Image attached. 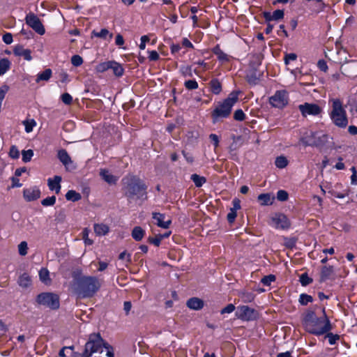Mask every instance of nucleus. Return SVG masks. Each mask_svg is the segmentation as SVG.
I'll return each mask as SVG.
<instances>
[{"instance_id": "obj_1", "label": "nucleus", "mask_w": 357, "mask_h": 357, "mask_svg": "<svg viewBox=\"0 0 357 357\" xmlns=\"http://www.w3.org/2000/svg\"><path fill=\"white\" fill-rule=\"evenodd\" d=\"M101 282L95 276L82 275L75 278L71 288L78 297L91 298L100 289Z\"/></svg>"}, {"instance_id": "obj_2", "label": "nucleus", "mask_w": 357, "mask_h": 357, "mask_svg": "<svg viewBox=\"0 0 357 357\" xmlns=\"http://www.w3.org/2000/svg\"><path fill=\"white\" fill-rule=\"evenodd\" d=\"M324 317L318 318L314 312H309L303 319V326L306 331L315 335H321L331 329L329 319L323 309Z\"/></svg>"}, {"instance_id": "obj_3", "label": "nucleus", "mask_w": 357, "mask_h": 357, "mask_svg": "<svg viewBox=\"0 0 357 357\" xmlns=\"http://www.w3.org/2000/svg\"><path fill=\"white\" fill-rule=\"evenodd\" d=\"M84 357H114L107 344L105 343L99 334H91L86 343Z\"/></svg>"}, {"instance_id": "obj_4", "label": "nucleus", "mask_w": 357, "mask_h": 357, "mask_svg": "<svg viewBox=\"0 0 357 357\" xmlns=\"http://www.w3.org/2000/svg\"><path fill=\"white\" fill-rule=\"evenodd\" d=\"M328 104V114L333 123L341 128H346L348 125V118L343 102L339 98H331Z\"/></svg>"}, {"instance_id": "obj_5", "label": "nucleus", "mask_w": 357, "mask_h": 357, "mask_svg": "<svg viewBox=\"0 0 357 357\" xmlns=\"http://www.w3.org/2000/svg\"><path fill=\"white\" fill-rule=\"evenodd\" d=\"M238 96L237 92H233L223 102L217 105L212 113L213 122L218 121L221 118H226L230 114L232 107L238 100Z\"/></svg>"}, {"instance_id": "obj_6", "label": "nucleus", "mask_w": 357, "mask_h": 357, "mask_svg": "<svg viewBox=\"0 0 357 357\" xmlns=\"http://www.w3.org/2000/svg\"><path fill=\"white\" fill-rule=\"evenodd\" d=\"M37 302L51 309H57L59 307V296L53 293H42L37 296Z\"/></svg>"}, {"instance_id": "obj_7", "label": "nucleus", "mask_w": 357, "mask_h": 357, "mask_svg": "<svg viewBox=\"0 0 357 357\" xmlns=\"http://www.w3.org/2000/svg\"><path fill=\"white\" fill-rule=\"evenodd\" d=\"M326 139V136L321 131L307 132L302 138L303 142L307 146H318Z\"/></svg>"}, {"instance_id": "obj_8", "label": "nucleus", "mask_w": 357, "mask_h": 357, "mask_svg": "<svg viewBox=\"0 0 357 357\" xmlns=\"http://www.w3.org/2000/svg\"><path fill=\"white\" fill-rule=\"evenodd\" d=\"M145 190L144 184L139 181H135L128 185L126 195L130 198L143 199L146 195Z\"/></svg>"}, {"instance_id": "obj_9", "label": "nucleus", "mask_w": 357, "mask_h": 357, "mask_svg": "<svg viewBox=\"0 0 357 357\" xmlns=\"http://www.w3.org/2000/svg\"><path fill=\"white\" fill-rule=\"evenodd\" d=\"M289 96L285 90L277 91L270 99V104L277 108H283L288 104Z\"/></svg>"}, {"instance_id": "obj_10", "label": "nucleus", "mask_w": 357, "mask_h": 357, "mask_svg": "<svg viewBox=\"0 0 357 357\" xmlns=\"http://www.w3.org/2000/svg\"><path fill=\"white\" fill-rule=\"evenodd\" d=\"M26 23L31 27L37 33L43 35L45 32V28L39 18L33 13H29L26 15Z\"/></svg>"}, {"instance_id": "obj_11", "label": "nucleus", "mask_w": 357, "mask_h": 357, "mask_svg": "<svg viewBox=\"0 0 357 357\" xmlns=\"http://www.w3.org/2000/svg\"><path fill=\"white\" fill-rule=\"evenodd\" d=\"M268 224L277 229H284L289 227L287 218L281 213L275 214L271 217Z\"/></svg>"}, {"instance_id": "obj_12", "label": "nucleus", "mask_w": 357, "mask_h": 357, "mask_svg": "<svg viewBox=\"0 0 357 357\" xmlns=\"http://www.w3.org/2000/svg\"><path fill=\"white\" fill-rule=\"evenodd\" d=\"M235 314L238 319L243 321L253 320L257 317L255 310L246 305L238 306Z\"/></svg>"}, {"instance_id": "obj_13", "label": "nucleus", "mask_w": 357, "mask_h": 357, "mask_svg": "<svg viewBox=\"0 0 357 357\" xmlns=\"http://www.w3.org/2000/svg\"><path fill=\"white\" fill-rule=\"evenodd\" d=\"M298 109L303 116L307 115L317 116L321 113L322 109L317 104L307 103L298 105Z\"/></svg>"}, {"instance_id": "obj_14", "label": "nucleus", "mask_w": 357, "mask_h": 357, "mask_svg": "<svg viewBox=\"0 0 357 357\" xmlns=\"http://www.w3.org/2000/svg\"><path fill=\"white\" fill-rule=\"evenodd\" d=\"M40 193L38 187H29L23 190V197L26 202H33L40 198Z\"/></svg>"}, {"instance_id": "obj_15", "label": "nucleus", "mask_w": 357, "mask_h": 357, "mask_svg": "<svg viewBox=\"0 0 357 357\" xmlns=\"http://www.w3.org/2000/svg\"><path fill=\"white\" fill-rule=\"evenodd\" d=\"M13 53L15 56H22L26 61L32 59L31 50L25 49L21 45L16 46L13 50Z\"/></svg>"}, {"instance_id": "obj_16", "label": "nucleus", "mask_w": 357, "mask_h": 357, "mask_svg": "<svg viewBox=\"0 0 357 357\" xmlns=\"http://www.w3.org/2000/svg\"><path fill=\"white\" fill-rule=\"evenodd\" d=\"M61 177L59 176H55L53 178H48L47 185L50 190L55 191L56 194H59L61 190Z\"/></svg>"}, {"instance_id": "obj_17", "label": "nucleus", "mask_w": 357, "mask_h": 357, "mask_svg": "<svg viewBox=\"0 0 357 357\" xmlns=\"http://www.w3.org/2000/svg\"><path fill=\"white\" fill-rule=\"evenodd\" d=\"M342 73L347 77H355L357 75V63L351 62L341 68Z\"/></svg>"}, {"instance_id": "obj_18", "label": "nucleus", "mask_w": 357, "mask_h": 357, "mask_svg": "<svg viewBox=\"0 0 357 357\" xmlns=\"http://www.w3.org/2000/svg\"><path fill=\"white\" fill-rule=\"evenodd\" d=\"M153 218L156 220L157 225L164 229L168 228L171 223L170 220L165 221V215L159 213H153Z\"/></svg>"}, {"instance_id": "obj_19", "label": "nucleus", "mask_w": 357, "mask_h": 357, "mask_svg": "<svg viewBox=\"0 0 357 357\" xmlns=\"http://www.w3.org/2000/svg\"><path fill=\"white\" fill-rule=\"evenodd\" d=\"M100 176L105 182L109 184H114L118 180V177L114 176L105 169H100Z\"/></svg>"}, {"instance_id": "obj_20", "label": "nucleus", "mask_w": 357, "mask_h": 357, "mask_svg": "<svg viewBox=\"0 0 357 357\" xmlns=\"http://www.w3.org/2000/svg\"><path fill=\"white\" fill-rule=\"evenodd\" d=\"M187 306L192 310H199L204 307V302L202 299L194 297L187 301Z\"/></svg>"}, {"instance_id": "obj_21", "label": "nucleus", "mask_w": 357, "mask_h": 357, "mask_svg": "<svg viewBox=\"0 0 357 357\" xmlns=\"http://www.w3.org/2000/svg\"><path fill=\"white\" fill-rule=\"evenodd\" d=\"M274 199V196L269 193L260 194L258 196V200L261 202V205L262 206L271 205Z\"/></svg>"}, {"instance_id": "obj_22", "label": "nucleus", "mask_w": 357, "mask_h": 357, "mask_svg": "<svg viewBox=\"0 0 357 357\" xmlns=\"http://www.w3.org/2000/svg\"><path fill=\"white\" fill-rule=\"evenodd\" d=\"M92 35L97 38H100L102 39H108L110 40L112 37L113 34L112 33H109V31L106 29H102L100 31H93Z\"/></svg>"}, {"instance_id": "obj_23", "label": "nucleus", "mask_w": 357, "mask_h": 357, "mask_svg": "<svg viewBox=\"0 0 357 357\" xmlns=\"http://www.w3.org/2000/svg\"><path fill=\"white\" fill-rule=\"evenodd\" d=\"M58 158L65 166H67L72 162L70 157L66 150H60L58 152Z\"/></svg>"}, {"instance_id": "obj_24", "label": "nucleus", "mask_w": 357, "mask_h": 357, "mask_svg": "<svg viewBox=\"0 0 357 357\" xmlns=\"http://www.w3.org/2000/svg\"><path fill=\"white\" fill-rule=\"evenodd\" d=\"M52 70L50 68L45 69L44 71L39 73L37 75L36 82H40V81H47L50 79L52 76Z\"/></svg>"}, {"instance_id": "obj_25", "label": "nucleus", "mask_w": 357, "mask_h": 357, "mask_svg": "<svg viewBox=\"0 0 357 357\" xmlns=\"http://www.w3.org/2000/svg\"><path fill=\"white\" fill-rule=\"evenodd\" d=\"M110 69L113 70L114 74L117 77L122 76L124 72L122 66L114 61H112Z\"/></svg>"}, {"instance_id": "obj_26", "label": "nucleus", "mask_w": 357, "mask_h": 357, "mask_svg": "<svg viewBox=\"0 0 357 357\" xmlns=\"http://www.w3.org/2000/svg\"><path fill=\"white\" fill-rule=\"evenodd\" d=\"M18 284L22 287H28L31 284V280L30 276L26 273L22 274L19 278Z\"/></svg>"}, {"instance_id": "obj_27", "label": "nucleus", "mask_w": 357, "mask_h": 357, "mask_svg": "<svg viewBox=\"0 0 357 357\" xmlns=\"http://www.w3.org/2000/svg\"><path fill=\"white\" fill-rule=\"evenodd\" d=\"M39 278L40 280L45 284H50L51 283L50 272L47 268H41L40 270Z\"/></svg>"}, {"instance_id": "obj_28", "label": "nucleus", "mask_w": 357, "mask_h": 357, "mask_svg": "<svg viewBox=\"0 0 357 357\" xmlns=\"http://www.w3.org/2000/svg\"><path fill=\"white\" fill-rule=\"evenodd\" d=\"M94 231L98 236H103L108 233L109 227L106 225L96 224L94 225Z\"/></svg>"}, {"instance_id": "obj_29", "label": "nucleus", "mask_w": 357, "mask_h": 357, "mask_svg": "<svg viewBox=\"0 0 357 357\" xmlns=\"http://www.w3.org/2000/svg\"><path fill=\"white\" fill-rule=\"evenodd\" d=\"M144 235V230L140 227H135L132 231V236L135 241H141Z\"/></svg>"}, {"instance_id": "obj_30", "label": "nucleus", "mask_w": 357, "mask_h": 357, "mask_svg": "<svg viewBox=\"0 0 357 357\" xmlns=\"http://www.w3.org/2000/svg\"><path fill=\"white\" fill-rule=\"evenodd\" d=\"M10 63L7 59L0 60V75L5 74L10 68Z\"/></svg>"}, {"instance_id": "obj_31", "label": "nucleus", "mask_w": 357, "mask_h": 357, "mask_svg": "<svg viewBox=\"0 0 357 357\" xmlns=\"http://www.w3.org/2000/svg\"><path fill=\"white\" fill-rule=\"evenodd\" d=\"M66 198L67 200L76 202L81 199V195L76 191L71 190L67 192L66 195Z\"/></svg>"}, {"instance_id": "obj_32", "label": "nucleus", "mask_w": 357, "mask_h": 357, "mask_svg": "<svg viewBox=\"0 0 357 357\" xmlns=\"http://www.w3.org/2000/svg\"><path fill=\"white\" fill-rule=\"evenodd\" d=\"M210 85H211V91L215 93V94H219L222 90V86H221V84L220 83V82L216 79H213L211 83H210Z\"/></svg>"}, {"instance_id": "obj_33", "label": "nucleus", "mask_w": 357, "mask_h": 357, "mask_svg": "<svg viewBox=\"0 0 357 357\" xmlns=\"http://www.w3.org/2000/svg\"><path fill=\"white\" fill-rule=\"evenodd\" d=\"M191 179L192 180V181L194 182L195 185L197 186V187H201L203 185L204 183H206V180L205 178V177L204 176H201L198 174H192L191 176Z\"/></svg>"}, {"instance_id": "obj_34", "label": "nucleus", "mask_w": 357, "mask_h": 357, "mask_svg": "<svg viewBox=\"0 0 357 357\" xmlns=\"http://www.w3.org/2000/svg\"><path fill=\"white\" fill-rule=\"evenodd\" d=\"M111 63L112 61L100 63L96 67V70L98 73H103L110 69Z\"/></svg>"}, {"instance_id": "obj_35", "label": "nucleus", "mask_w": 357, "mask_h": 357, "mask_svg": "<svg viewBox=\"0 0 357 357\" xmlns=\"http://www.w3.org/2000/svg\"><path fill=\"white\" fill-rule=\"evenodd\" d=\"M23 125L25 127V131L27 133L31 132L33 128L36 126V122L33 119L25 120L23 121Z\"/></svg>"}, {"instance_id": "obj_36", "label": "nucleus", "mask_w": 357, "mask_h": 357, "mask_svg": "<svg viewBox=\"0 0 357 357\" xmlns=\"http://www.w3.org/2000/svg\"><path fill=\"white\" fill-rule=\"evenodd\" d=\"M275 164L277 167H278L280 169H282V168H284L287 165L288 160L284 156H279V157L276 158Z\"/></svg>"}, {"instance_id": "obj_37", "label": "nucleus", "mask_w": 357, "mask_h": 357, "mask_svg": "<svg viewBox=\"0 0 357 357\" xmlns=\"http://www.w3.org/2000/svg\"><path fill=\"white\" fill-rule=\"evenodd\" d=\"M214 54L218 56V59L220 61H227L228 56L226 54H225L218 47H216L213 50Z\"/></svg>"}, {"instance_id": "obj_38", "label": "nucleus", "mask_w": 357, "mask_h": 357, "mask_svg": "<svg viewBox=\"0 0 357 357\" xmlns=\"http://www.w3.org/2000/svg\"><path fill=\"white\" fill-rule=\"evenodd\" d=\"M22 160L24 162H28L31 160V158L33 155V151L31 149L23 151L22 153Z\"/></svg>"}, {"instance_id": "obj_39", "label": "nucleus", "mask_w": 357, "mask_h": 357, "mask_svg": "<svg viewBox=\"0 0 357 357\" xmlns=\"http://www.w3.org/2000/svg\"><path fill=\"white\" fill-rule=\"evenodd\" d=\"M312 301V297L310 295L302 294L300 295L299 302L301 305H305Z\"/></svg>"}, {"instance_id": "obj_40", "label": "nucleus", "mask_w": 357, "mask_h": 357, "mask_svg": "<svg viewBox=\"0 0 357 357\" xmlns=\"http://www.w3.org/2000/svg\"><path fill=\"white\" fill-rule=\"evenodd\" d=\"M28 245L26 241H22L18 245V252L22 256H25L27 254Z\"/></svg>"}, {"instance_id": "obj_41", "label": "nucleus", "mask_w": 357, "mask_h": 357, "mask_svg": "<svg viewBox=\"0 0 357 357\" xmlns=\"http://www.w3.org/2000/svg\"><path fill=\"white\" fill-rule=\"evenodd\" d=\"M56 202V197L54 196L48 197L42 200L41 204L44 206H53Z\"/></svg>"}, {"instance_id": "obj_42", "label": "nucleus", "mask_w": 357, "mask_h": 357, "mask_svg": "<svg viewBox=\"0 0 357 357\" xmlns=\"http://www.w3.org/2000/svg\"><path fill=\"white\" fill-rule=\"evenodd\" d=\"M325 337L328 338V342L331 345H333L340 339V335L328 333Z\"/></svg>"}, {"instance_id": "obj_43", "label": "nucleus", "mask_w": 357, "mask_h": 357, "mask_svg": "<svg viewBox=\"0 0 357 357\" xmlns=\"http://www.w3.org/2000/svg\"><path fill=\"white\" fill-rule=\"evenodd\" d=\"M71 63L74 66L77 67L83 63V59L79 55H74L71 58Z\"/></svg>"}, {"instance_id": "obj_44", "label": "nucleus", "mask_w": 357, "mask_h": 357, "mask_svg": "<svg viewBox=\"0 0 357 357\" xmlns=\"http://www.w3.org/2000/svg\"><path fill=\"white\" fill-rule=\"evenodd\" d=\"M185 86L189 89H196L198 88L197 82L194 79H190L185 82Z\"/></svg>"}, {"instance_id": "obj_45", "label": "nucleus", "mask_w": 357, "mask_h": 357, "mask_svg": "<svg viewBox=\"0 0 357 357\" xmlns=\"http://www.w3.org/2000/svg\"><path fill=\"white\" fill-rule=\"evenodd\" d=\"M275 280V277L273 275H269L264 277L261 281L264 285L269 286Z\"/></svg>"}, {"instance_id": "obj_46", "label": "nucleus", "mask_w": 357, "mask_h": 357, "mask_svg": "<svg viewBox=\"0 0 357 357\" xmlns=\"http://www.w3.org/2000/svg\"><path fill=\"white\" fill-rule=\"evenodd\" d=\"M9 155L14 159H17L20 156V151L16 146H12L10 149Z\"/></svg>"}, {"instance_id": "obj_47", "label": "nucleus", "mask_w": 357, "mask_h": 357, "mask_svg": "<svg viewBox=\"0 0 357 357\" xmlns=\"http://www.w3.org/2000/svg\"><path fill=\"white\" fill-rule=\"evenodd\" d=\"M284 17V12L282 10H276L272 13V19L275 21L280 20Z\"/></svg>"}, {"instance_id": "obj_48", "label": "nucleus", "mask_w": 357, "mask_h": 357, "mask_svg": "<svg viewBox=\"0 0 357 357\" xmlns=\"http://www.w3.org/2000/svg\"><path fill=\"white\" fill-rule=\"evenodd\" d=\"M277 199L284 202L288 199V193L285 190H280L277 192Z\"/></svg>"}, {"instance_id": "obj_49", "label": "nucleus", "mask_w": 357, "mask_h": 357, "mask_svg": "<svg viewBox=\"0 0 357 357\" xmlns=\"http://www.w3.org/2000/svg\"><path fill=\"white\" fill-rule=\"evenodd\" d=\"M241 298L244 302L249 303L254 300V295L252 293L243 292L241 294Z\"/></svg>"}, {"instance_id": "obj_50", "label": "nucleus", "mask_w": 357, "mask_h": 357, "mask_svg": "<svg viewBox=\"0 0 357 357\" xmlns=\"http://www.w3.org/2000/svg\"><path fill=\"white\" fill-rule=\"evenodd\" d=\"M300 282L303 286H306L312 282V279L306 273H303L300 277Z\"/></svg>"}, {"instance_id": "obj_51", "label": "nucleus", "mask_w": 357, "mask_h": 357, "mask_svg": "<svg viewBox=\"0 0 357 357\" xmlns=\"http://www.w3.org/2000/svg\"><path fill=\"white\" fill-rule=\"evenodd\" d=\"M89 230L88 229H84L82 231L83 239H84L85 244L91 245L93 243V241L89 238Z\"/></svg>"}, {"instance_id": "obj_52", "label": "nucleus", "mask_w": 357, "mask_h": 357, "mask_svg": "<svg viewBox=\"0 0 357 357\" xmlns=\"http://www.w3.org/2000/svg\"><path fill=\"white\" fill-rule=\"evenodd\" d=\"M297 59V55L294 53L287 54L284 56V63L288 65L290 61H295Z\"/></svg>"}, {"instance_id": "obj_53", "label": "nucleus", "mask_w": 357, "mask_h": 357, "mask_svg": "<svg viewBox=\"0 0 357 357\" xmlns=\"http://www.w3.org/2000/svg\"><path fill=\"white\" fill-rule=\"evenodd\" d=\"M234 118L237 121H243L245 119V114L241 109L235 111Z\"/></svg>"}, {"instance_id": "obj_54", "label": "nucleus", "mask_w": 357, "mask_h": 357, "mask_svg": "<svg viewBox=\"0 0 357 357\" xmlns=\"http://www.w3.org/2000/svg\"><path fill=\"white\" fill-rule=\"evenodd\" d=\"M235 306L233 304H229L225 307L222 308L220 311L221 314H229L234 312Z\"/></svg>"}, {"instance_id": "obj_55", "label": "nucleus", "mask_w": 357, "mask_h": 357, "mask_svg": "<svg viewBox=\"0 0 357 357\" xmlns=\"http://www.w3.org/2000/svg\"><path fill=\"white\" fill-rule=\"evenodd\" d=\"M61 100L63 103L70 105L73 101V98L69 93H65L61 96Z\"/></svg>"}, {"instance_id": "obj_56", "label": "nucleus", "mask_w": 357, "mask_h": 357, "mask_svg": "<svg viewBox=\"0 0 357 357\" xmlns=\"http://www.w3.org/2000/svg\"><path fill=\"white\" fill-rule=\"evenodd\" d=\"M8 89L9 87L7 85H3L0 87V102H2Z\"/></svg>"}, {"instance_id": "obj_57", "label": "nucleus", "mask_w": 357, "mask_h": 357, "mask_svg": "<svg viewBox=\"0 0 357 357\" xmlns=\"http://www.w3.org/2000/svg\"><path fill=\"white\" fill-rule=\"evenodd\" d=\"M119 259L125 260L126 262L130 263L131 261L130 255L128 254L126 251L122 252L119 257Z\"/></svg>"}, {"instance_id": "obj_58", "label": "nucleus", "mask_w": 357, "mask_h": 357, "mask_svg": "<svg viewBox=\"0 0 357 357\" xmlns=\"http://www.w3.org/2000/svg\"><path fill=\"white\" fill-rule=\"evenodd\" d=\"M115 43L117 46L122 47L123 49H126V47H122L124 44V39L121 34H118L115 38Z\"/></svg>"}, {"instance_id": "obj_59", "label": "nucleus", "mask_w": 357, "mask_h": 357, "mask_svg": "<svg viewBox=\"0 0 357 357\" xmlns=\"http://www.w3.org/2000/svg\"><path fill=\"white\" fill-rule=\"evenodd\" d=\"M3 41L6 43V44H11L13 43V36L11 33H6V34H4L3 36Z\"/></svg>"}, {"instance_id": "obj_60", "label": "nucleus", "mask_w": 357, "mask_h": 357, "mask_svg": "<svg viewBox=\"0 0 357 357\" xmlns=\"http://www.w3.org/2000/svg\"><path fill=\"white\" fill-rule=\"evenodd\" d=\"M149 37L148 36H142L141 37V43L139 45L140 50H144L146 48V43L149 41Z\"/></svg>"}, {"instance_id": "obj_61", "label": "nucleus", "mask_w": 357, "mask_h": 357, "mask_svg": "<svg viewBox=\"0 0 357 357\" xmlns=\"http://www.w3.org/2000/svg\"><path fill=\"white\" fill-rule=\"evenodd\" d=\"M236 217V211L230 209L229 213L227 214L228 221L230 223L233 222L234 221Z\"/></svg>"}, {"instance_id": "obj_62", "label": "nucleus", "mask_w": 357, "mask_h": 357, "mask_svg": "<svg viewBox=\"0 0 357 357\" xmlns=\"http://www.w3.org/2000/svg\"><path fill=\"white\" fill-rule=\"evenodd\" d=\"M149 59L151 61H156V60H158L159 59V54L155 50L149 51Z\"/></svg>"}, {"instance_id": "obj_63", "label": "nucleus", "mask_w": 357, "mask_h": 357, "mask_svg": "<svg viewBox=\"0 0 357 357\" xmlns=\"http://www.w3.org/2000/svg\"><path fill=\"white\" fill-rule=\"evenodd\" d=\"M241 204V202H240L239 199H234L232 201L233 207L231 208V209L233 210V211H237L238 210H239L241 208V204Z\"/></svg>"}, {"instance_id": "obj_64", "label": "nucleus", "mask_w": 357, "mask_h": 357, "mask_svg": "<svg viewBox=\"0 0 357 357\" xmlns=\"http://www.w3.org/2000/svg\"><path fill=\"white\" fill-rule=\"evenodd\" d=\"M132 308V304L130 301H126L123 303V310L126 315H128Z\"/></svg>"}]
</instances>
